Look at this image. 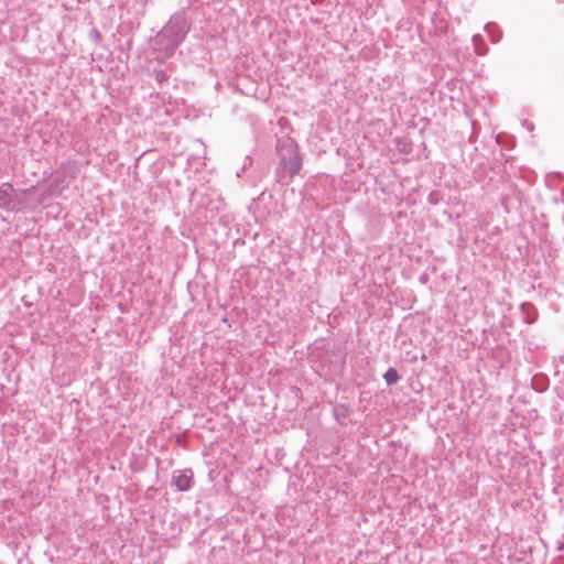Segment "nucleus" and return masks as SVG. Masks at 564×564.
Segmentation results:
<instances>
[{
	"label": "nucleus",
	"instance_id": "1",
	"mask_svg": "<svg viewBox=\"0 0 564 564\" xmlns=\"http://www.w3.org/2000/svg\"><path fill=\"white\" fill-rule=\"evenodd\" d=\"M280 163L276 169L279 182L289 184L302 169L303 159L294 141L282 142L279 148Z\"/></svg>",
	"mask_w": 564,
	"mask_h": 564
},
{
	"label": "nucleus",
	"instance_id": "2",
	"mask_svg": "<svg viewBox=\"0 0 564 564\" xmlns=\"http://www.w3.org/2000/svg\"><path fill=\"white\" fill-rule=\"evenodd\" d=\"M35 192V187L24 189L18 193L13 186L9 183H3L0 186V208L6 210H15L19 209L22 200L20 198L21 194H32Z\"/></svg>",
	"mask_w": 564,
	"mask_h": 564
},
{
	"label": "nucleus",
	"instance_id": "3",
	"mask_svg": "<svg viewBox=\"0 0 564 564\" xmlns=\"http://www.w3.org/2000/svg\"><path fill=\"white\" fill-rule=\"evenodd\" d=\"M180 36L173 26L164 28L155 37V43L163 47V56L169 57L180 44Z\"/></svg>",
	"mask_w": 564,
	"mask_h": 564
},
{
	"label": "nucleus",
	"instance_id": "4",
	"mask_svg": "<svg viewBox=\"0 0 564 564\" xmlns=\"http://www.w3.org/2000/svg\"><path fill=\"white\" fill-rule=\"evenodd\" d=\"M172 484L180 491H186L192 487L193 473L192 470H177L174 471L172 477Z\"/></svg>",
	"mask_w": 564,
	"mask_h": 564
},
{
	"label": "nucleus",
	"instance_id": "5",
	"mask_svg": "<svg viewBox=\"0 0 564 564\" xmlns=\"http://www.w3.org/2000/svg\"><path fill=\"white\" fill-rule=\"evenodd\" d=\"M388 386L394 384L399 381L400 376L394 368H389L383 376Z\"/></svg>",
	"mask_w": 564,
	"mask_h": 564
},
{
	"label": "nucleus",
	"instance_id": "6",
	"mask_svg": "<svg viewBox=\"0 0 564 564\" xmlns=\"http://www.w3.org/2000/svg\"><path fill=\"white\" fill-rule=\"evenodd\" d=\"M62 189H63V187H59V183L55 182V184L51 186L48 192L46 194L42 195V197L37 200V203L41 204L45 199L46 196L61 194Z\"/></svg>",
	"mask_w": 564,
	"mask_h": 564
},
{
	"label": "nucleus",
	"instance_id": "7",
	"mask_svg": "<svg viewBox=\"0 0 564 564\" xmlns=\"http://www.w3.org/2000/svg\"><path fill=\"white\" fill-rule=\"evenodd\" d=\"M167 78V75L164 72H156V79L159 82L165 80Z\"/></svg>",
	"mask_w": 564,
	"mask_h": 564
}]
</instances>
